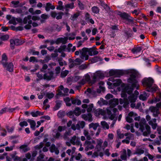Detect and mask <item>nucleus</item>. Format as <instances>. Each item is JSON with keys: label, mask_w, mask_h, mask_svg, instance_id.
<instances>
[{"label": "nucleus", "mask_w": 161, "mask_h": 161, "mask_svg": "<svg viewBox=\"0 0 161 161\" xmlns=\"http://www.w3.org/2000/svg\"><path fill=\"white\" fill-rule=\"evenodd\" d=\"M73 112L74 114L76 116H79L81 113L80 109L78 107L75 108Z\"/></svg>", "instance_id": "obj_40"}, {"label": "nucleus", "mask_w": 161, "mask_h": 161, "mask_svg": "<svg viewBox=\"0 0 161 161\" xmlns=\"http://www.w3.org/2000/svg\"><path fill=\"white\" fill-rule=\"evenodd\" d=\"M98 126V124L97 123H92L89 125V128H93L94 130H96Z\"/></svg>", "instance_id": "obj_35"}, {"label": "nucleus", "mask_w": 161, "mask_h": 161, "mask_svg": "<svg viewBox=\"0 0 161 161\" xmlns=\"http://www.w3.org/2000/svg\"><path fill=\"white\" fill-rule=\"evenodd\" d=\"M28 125L27 122L25 121L21 122L19 123V125L22 127H23L24 126H27Z\"/></svg>", "instance_id": "obj_58"}, {"label": "nucleus", "mask_w": 161, "mask_h": 161, "mask_svg": "<svg viewBox=\"0 0 161 161\" xmlns=\"http://www.w3.org/2000/svg\"><path fill=\"white\" fill-rule=\"evenodd\" d=\"M146 120L148 121V124L151 126L152 128L153 129H155L157 126V124L156 123L157 121L156 119H153L151 120V117L148 115L146 117Z\"/></svg>", "instance_id": "obj_5"}, {"label": "nucleus", "mask_w": 161, "mask_h": 161, "mask_svg": "<svg viewBox=\"0 0 161 161\" xmlns=\"http://www.w3.org/2000/svg\"><path fill=\"white\" fill-rule=\"evenodd\" d=\"M4 68H6V69L9 72H12L13 71L14 65L12 62L5 63V65L3 66Z\"/></svg>", "instance_id": "obj_12"}, {"label": "nucleus", "mask_w": 161, "mask_h": 161, "mask_svg": "<svg viewBox=\"0 0 161 161\" xmlns=\"http://www.w3.org/2000/svg\"><path fill=\"white\" fill-rule=\"evenodd\" d=\"M75 7L74 3H68L66 4L64 7V9H65V14H68L69 9H72Z\"/></svg>", "instance_id": "obj_14"}, {"label": "nucleus", "mask_w": 161, "mask_h": 161, "mask_svg": "<svg viewBox=\"0 0 161 161\" xmlns=\"http://www.w3.org/2000/svg\"><path fill=\"white\" fill-rule=\"evenodd\" d=\"M65 115V112L63 111H59L57 114L58 117L59 118L63 117Z\"/></svg>", "instance_id": "obj_53"}, {"label": "nucleus", "mask_w": 161, "mask_h": 161, "mask_svg": "<svg viewBox=\"0 0 161 161\" xmlns=\"http://www.w3.org/2000/svg\"><path fill=\"white\" fill-rule=\"evenodd\" d=\"M141 50V48L140 47H138L134 48L132 50V52L134 54L137 53L139 52Z\"/></svg>", "instance_id": "obj_46"}, {"label": "nucleus", "mask_w": 161, "mask_h": 161, "mask_svg": "<svg viewBox=\"0 0 161 161\" xmlns=\"http://www.w3.org/2000/svg\"><path fill=\"white\" fill-rule=\"evenodd\" d=\"M83 134L86 137L87 139L90 140L91 139V137L93 135L94 133L93 132L89 133L87 130L85 129L83 130Z\"/></svg>", "instance_id": "obj_21"}, {"label": "nucleus", "mask_w": 161, "mask_h": 161, "mask_svg": "<svg viewBox=\"0 0 161 161\" xmlns=\"http://www.w3.org/2000/svg\"><path fill=\"white\" fill-rule=\"evenodd\" d=\"M64 14L63 12H60L57 13V15L56 17V19L57 20L62 19V16Z\"/></svg>", "instance_id": "obj_47"}, {"label": "nucleus", "mask_w": 161, "mask_h": 161, "mask_svg": "<svg viewBox=\"0 0 161 161\" xmlns=\"http://www.w3.org/2000/svg\"><path fill=\"white\" fill-rule=\"evenodd\" d=\"M73 61L75 63L76 65H80L82 62H83L82 59L79 58H76Z\"/></svg>", "instance_id": "obj_42"}, {"label": "nucleus", "mask_w": 161, "mask_h": 161, "mask_svg": "<svg viewBox=\"0 0 161 161\" xmlns=\"http://www.w3.org/2000/svg\"><path fill=\"white\" fill-rule=\"evenodd\" d=\"M61 68L60 67L58 66L56 67L55 69L56 77L58 75L60 72Z\"/></svg>", "instance_id": "obj_54"}, {"label": "nucleus", "mask_w": 161, "mask_h": 161, "mask_svg": "<svg viewBox=\"0 0 161 161\" xmlns=\"http://www.w3.org/2000/svg\"><path fill=\"white\" fill-rule=\"evenodd\" d=\"M92 79H90V83L91 85H92L95 83L97 80L100 79H102L104 77L103 74L101 71H98L91 75Z\"/></svg>", "instance_id": "obj_4"}, {"label": "nucleus", "mask_w": 161, "mask_h": 161, "mask_svg": "<svg viewBox=\"0 0 161 161\" xmlns=\"http://www.w3.org/2000/svg\"><path fill=\"white\" fill-rule=\"evenodd\" d=\"M56 78L53 72L51 70H49L45 73L43 75V79L47 80H53Z\"/></svg>", "instance_id": "obj_8"}, {"label": "nucleus", "mask_w": 161, "mask_h": 161, "mask_svg": "<svg viewBox=\"0 0 161 161\" xmlns=\"http://www.w3.org/2000/svg\"><path fill=\"white\" fill-rule=\"evenodd\" d=\"M27 121L30 123L31 128L34 130L36 124L34 120L30 119H28Z\"/></svg>", "instance_id": "obj_37"}, {"label": "nucleus", "mask_w": 161, "mask_h": 161, "mask_svg": "<svg viewBox=\"0 0 161 161\" xmlns=\"http://www.w3.org/2000/svg\"><path fill=\"white\" fill-rule=\"evenodd\" d=\"M119 16L122 18L126 19L130 17L128 14L125 13H120L119 14Z\"/></svg>", "instance_id": "obj_34"}, {"label": "nucleus", "mask_w": 161, "mask_h": 161, "mask_svg": "<svg viewBox=\"0 0 161 161\" xmlns=\"http://www.w3.org/2000/svg\"><path fill=\"white\" fill-rule=\"evenodd\" d=\"M49 149L51 153L54 152L56 154H58L59 153V150L54 144H52L51 145Z\"/></svg>", "instance_id": "obj_19"}, {"label": "nucleus", "mask_w": 161, "mask_h": 161, "mask_svg": "<svg viewBox=\"0 0 161 161\" xmlns=\"http://www.w3.org/2000/svg\"><path fill=\"white\" fill-rule=\"evenodd\" d=\"M45 156L42 154H41L39 156L37 157V161H46V160L44 159Z\"/></svg>", "instance_id": "obj_43"}, {"label": "nucleus", "mask_w": 161, "mask_h": 161, "mask_svg": "<svg viewBox=\"0 0 161 161\" xmlns=\"http://www.w3.org/2000/svg\"><path fill=\"white\" fill-rule=\"evenodd\" d=\"M121 158L124 160H127V152L125 150H124L120 156Z\"/></svg>", "instance_id": "obj_32"}, {"label": "nucleus", "mask_w": 161, "mask_h": 161, "mask_svg": "<svg viewBox=\"0 0 161 161\" xmlns=\"http://www.w3.org/2000/svg\"><path fill=\"white\" fill-rule=\"evenodd\" d=\"M24 8H26L25 7H24V8H16L15 9L16 14H21L23 12L22 10H23Z\"/></svg>", "instance_id": "obj_61"}, {"label": "nucleus", "mask_w": 161, "mask_h": 161, "mask_svg": "<svg viewBox=\"0 0 161 161\" xmlns=\"http://www.w3.org/2000/svg\"><path fill=\"white\" fill-rule=\"evenodd\" d=\"M94 114L95 116H98L100 115H104L105 112L102 109L98 108L95 110L94 112Z\"/></svg>", "instance_id": "obj_18"}, {"label": "nucleus", "mask_w": 161, "mask_h": 161, "mask_svg": "<svg viewBox=\"0 0 161 161\" xmlns=\"http://www.w3.org/2000/svg\"><path fill=\"white\" fill-rule=\"evenodd\" d=\"M146 121L144 118H142L140 120L139 124L136 122L135 123V126L138 128L139 126V129L142 132L144 136H148L151 133V129L150 126L146 124Z\"/></svg>", "instance_id": "obj_2"}, {"label": "nucleus", "mask_w": 161, "mask_h": 161, "mask_svg": "<svg viewBox=\"0 0 161 161\" xmlns=\"http://www.w3.org/2000/svg\"><path fill=\"white\" fill-rule=\"evenodd\" d=\"M19 148L22 150L24 152H26L30 150V148L28 147V145L24 144L21 146Z\"/></svg>", "instance_id": "obj_31"}, {"label": "nucleus", "mask_w": 161, "mask_h": 161, "mask_svg": "<svg viewBox=\"0 0 161 161\" xmlns=\"http://www.w3.org/2000/svg\"><path fill=\"white\" fill-rule=\"evenodd\" d=\"M103 141L101 139H97L96 140V145L95 147V150L97 152H100L102 149V145Z\"/></svg>", "instance_id": "obj_13"}, {"label": "nucleus", "mask_w": 161, "mask_h": 161, "mask_svg": "<svg viewBox=\"0 0 161 161\" xmlns=\"http://www.w3.org/2000/svg\"><path fill=\"white\" fill-rule=\"evenodd\" d=\"M107 113L108 115H110L109 118L113 120L115 116V113L117 111V109L115 108H108L107 109Z\"/></svg>", "instance_id": "obj_6"}, {"label": "nucleus", "mask_w": 161, "mask_h": 161, "mask_svg": "<svg viewBox=\"0 0 161 161\" xmlns=\"http://www.w3.org/2000/svg\"><path fill=\"white\" fill-rule=\"evenodd\" d=\"M8 58L5 53L3 54L2 55V60L1 61V64L3 66L5 65V63L7 62Z\"/></svg>", "instance_id": "obj_26"}, {"label": "nucleus", "mask_w": 161, "mask_h": 161, "mask_svg": "<svg viewBox=\"0 0 161 161\" xmlns=\"http://www.w3.org/2000/svg\"><path fill=\"white\" fill-rule=\"evenodd\" d=\"M126 20L128 22L127 24H130L132 25H136V24L137 23L134 21L133 18L132 17L130 16V17L128 18Z\"/></svg>", "instance_id": "obj_30"}, {"label": "nucleus", "mask_w": 161, "mask_h": 161, "mask_svg": "<svg viewBox=\"0 0 161 161\" xmlns=\"http://www.w3.org/2000/svg\"><path fill=\"white\" fill-rule=\"evenodd\" d=\"M90 81V76L88 74H87L84 76L82 80L78 82V83L82 86L86 84V82H87L89 85H91Z\"/></svg>", "instance_id": "obj_9"}, {"label": "nucleus", "mask_w": 161, "mask_h": 161, "mask_svg": "<svg viewBox=\"0 0 161 161\" xmlns=\"http://www.w3.org/2000/svg\"><path fill=\"white\" fill-rule=\"evenodd\" d=\"M9 38V36L8 35H4L0 36V39L2 41H6Z\"/></svg>", "instance_id": "obj_44"}, {"label": "nucleus", "mask_w": 161, "mask_h": 161, "mask_svg": "<svg viewBox=\"0 0 161 161\" xmlns=\"http://www.w3.org/2000/svg\"><path fill=\"white\" fill-rule=\"evenodd\" d=\"M103 128L104 129H108L109 128L108 124L105 121H102L101 123Z\"/></svg>", "instance_id": "obj_36"}, {"label": "nucleus", "mask_w": 161, "mask_h": 161, "mask_svg": "<svg viewBox=\"0 0 161 161\" xmlns=\"http://www.w3.org/2000/svg\"><path fill=\"white\" fill-rule=\"evenodd\" d=\"M148 97V96L146 92H143L140 95L139 98L140 100L144 101L147 99Z\"/></svg>", "instance_id": "obj_27"}, {"label": "nucleus", "mask_w": 161, "mask_h": 161, "mask_svg": "<svg viewBox=\"0 0 161 161\" xmlns=\"http://www.w3.org/2000/svg\"><path fill=\"white\" fill-rule=\"evenodd\" d=\"M125 136H126V139L129 140H133L134 139V136L133 134L130 132L126 133L125 134Z\"/></svg>", "instance_id": "obj_33"}, {"label": "nucleus", "mask_w": 161, "mask_h": 161, "mask_svg": "<svg viewBox=\"0 0 161 161\" xmlns=\"http://www.w3.org/2000/svg\"><path fill=\"white\" fill-rule=\"evenodd\" d=\"M87 111L88 112H91L93 107V104H90L87 107Z\"/></svg>", "instance_id": "obj_56"}, {"label": "nucleus", "mask_w": 161, "mask_h": 161, "mask_svg": "<svg viewBox=\"0 0 161 161\" xmlns=\"http://www.w3.org/2000/svg\"><path fill=\"white\" fill-rule=\"evenodd\" d=\"M72 135L71 130H69L65 132L64 135V138L65 139H67L69 138L68 136H71Z\"/></svg>", "instance_id": "obj_39"}, {"label": "nucleus", "mask_w": 161, "mask_h": 161, "mask_svg": "<svg viewBox=\"0 0 161 161\" xmlns=\"http://www.w3.org/2000/svg\"><path fill=\"white\" fill-rule=\"evenodd\" d=\"M110 73L116 77H119L125 74H128L130 75V77L128 79L127 81L128 83L131 84V86L130 89L127 90L128 87L125 88L126 92L128 94H131L135 88L137 90L139 87V85L137 78L139 77L140 75L139 73L134 69L128 70L127 71L123 70H117L115 71H111Z\"/></svg>", "instance_id": "obj_1"}, {"label": "nucleus", "mask_w": 161, "mask_h": 161, "mask_svg": "<svg viewBox=\"0 0 161 161\" xmlns=\"http://www.w3.org/2000/svg\"><path fill=\"white\" fill-rule=\"evenodd\" d=\"M112 78H110V80L114 82L113 83V85L115 86H118L120 85L122 83V81L121 80L119 79H116L114 80H113Z\"/></svg>", "instance_id": "obj_25"}, {"label": "nucleus", "mask_w": 161, "mask_h": 161, "mask_svg": "<svg viewBox=\"0 0 161 161\" xmlns=\"http://www.w3.org/2000/svg\"><path fill=\"white\" fill-rule=\"evenodd\" d=\"M87 48L84 47L80 50V58L83 60H86L88 59L89 55L87 53Z\"/></svg>", "instance_id": "obj_7"}, {"label": "nucleus", "mask_w": 161, "mask_h": 161, "mask_svg": "<svg viewBox=\"0 0 161 161\" xmlns=\"http://www.w3.org/2000/svg\"><path fill=\"white\" fill-rule=\"evenodd\" d=\"M17 152L16 151H14L13 153L10 154V157L12 159H13L14 161H19L20 160V158L19 157L16 156Z\"/></svg>", "instance_id": "obj_23"}, {"label": "nucleus", "mask_w": 161, "mask_h": 161, "mask_svg": "<svg viewBox=\"0 0 161 161\" xmlns=\"http://www.w3.org/2000/svg\"><path fill=\"white\" fill-rule=\"evenodd\" d=\"M58 5L56 7L57 9L60 10H64V7L63 6V2L61 1H58Z\"/></svg>", "instance_id": "obj_29"}, {"label": "nucleus", "mask_w": 161, "mask_h": 161, "mask_svg": "<svg viewBox=\"0 0 161 161\" xmlns=\"http://www.w3.org/2000/svg\"><path fill=\"white\" fill-rule=\"evenodd\" d=\"M95 144V141L93 140L92 142L88 141H86L84 144L85 150L88 151L89 149H92L94 148V146L93 144Z\"/></svg>", "instance_id": "obj_10"}, {"label": "nucleus", "mask_w": 161, "mask_h": 161, "mask_svg": "<svg viewBox=\"0 0 161 161\" xmlns=\"http://www.w3.org/2000/svg\"><path fill=\"white\" fill-rule=\"evenodd\" d=\"M40 112L39 111H36L35 112H32L31 113V114L33 117H37L39 115Z\"/></svg>", "instance_id": "obj_64"}, {"label": "nucleus", "mask_w": 161, "mask_h": 161, "mask_svg": "<svg viewBox=\"0 0 161 161\" xmlns=\"http://www.w3.org/2000/svg\"><path fill=\"white\" fill-rule=\"evenodd\" d=\"M81 35L82 37H84L83 39L84 41H86L88 39V38L87 36H86L85 32L84 31H81Z\"/></svg>", "instance_id": "obj_52"}, {"label": "nucleus", "mask_w": 161, "mask_h": 161, "mask_svg": "<svg viewBox=\"0 0 161 161\" xmlns=\"http://www.w3.org/2000/svg\"><path fill=\"white\" fill-rule=\"evenodd\" d=\"M144 151L141 149H138L136 151V153L139 155H141L144 153Z\"/></svg>", "instance_id": "obj_59"}, {"label": "nucleus", "mask_w": 161, "mask_h": 161, "mask_svg": "<svg viewBox=\"0 0 161 161\" xmlns=\"http://www.w3.org/2000/svg\"><path fill=\"white\" fill-rule=\"evenodd\" d=\"M96 48L95 47L90 48H87V52L88 53L89 55L91 56H92L93 55L92 53L93 51Z\"/></svg>", "instance_id": "obj_45"}, {"label": "nucleus", "mask_w": 161, "mask_h": 161, "mask_svg": "<svg viewBox=\"0 0 161 161\" xmlns=\"http://www.w3.org/2000/svg\"><path fill=\"white\" fill-rule=\"evenodd\" d=\"M150 109L151 111L153 113L156 112L157 111H159L158 109L154 107H150Z\"/></svg>", "instance_id": "obj_60"}, {"label": "nucleus", "mask_w": 161, "mask_h": 161, "mask_svg": "<svg viewBox=\"0 0 161 161\" xmlns=\"http://www.w3.org/2000/svg\"><path fill=\"white\" fill-rule=\"evenodd\" d=\"M92 9L93 12L95 14L98 13L99 11L98 8L97 6L92 7Z\"/></svg>", "instance_id": "obj_50"}, {"label": "nucleus", "mask_w": 161, "mask_h": 161, "mask_svg": "<svg viewBox=\"0 0 161 161\" xmlns=\"http://www.w3.org/2000/svg\"><path fill=\"white\" fill-rule=\"evenodd\" d=\"M119 103L120 104H123V106L125 108H126L129 104V101L127 98H124L123 99H119Z\"/></svg>", "instance_id": "obj_16"}, {"label": "nucleus", "mask_w": 161, "mask_h": 161, "mask_svg": "<svg viewBox=\"0 0 161 161\" xmlns=\"http://www.w3.org/2000/svg\"><path fill=\"white\" fill-rule=\"evenodd\" d=\"M67 40V38H59L55 42L57 44L60 43L65 44L66 43Z\"/></svg>", "instance_id": "obj_22"}, {"label": "nucleus", "mask_w": 161, "mask_h": 161, "mask_svg": "<svg viewBox=\"0 0 161 161\" xmlns=\"http://www.w3.org/2000/svg\"><path fill=\"white\" fill-rule=\"evenodd\" d=\"M70 143L73 145H80L81 146L82 145L80 141V138L78 136H74L71 138L70 141Z\"/></svg>", "instance_id": "obj_11"}, {"label": "nucleus", "mask_w": 161, "mask_h": 161, "mask_svg": "<svg viewBox=\"0 0 161 161\" xmlns=\"http://www.w3.org/2000/svg\"><path fill=\"white\" fill-rule=\"evenodd\" d=\"M82 118L85 120H88L91 122L92 120V115L90 113L87 114H83L81 115Z\"/></svg>", "instance_id": "obj_17"}, {"label": "nucleus", "mask_w": 161, "mask_h": 161, "mask_svg": "<svg viewBox=\"0 0 161 161\" xmlns=\"http://www.w3.org/2000/svg\"><path fill=\"white\" fill-rule=\"evenodd\" d=\"M63 59L62 58H59L58 59V62L59 65L60 66H63L64 64H66V62L64 61H62Z\"/></svg>", "instance_id": "obj_55"}, {"label": "nucleus", "mask_w": 161, "mask_h": 161, "mask_svg": "<svg viewBox=\"0 0 161 161\" xmlns=\"http://www.w3.org/2000/svg\"><path fill=\"white\" fill-rule=\"evenodd\" d=\"M117 136L120 139H122L124 137L125 134L123 133H121L119 130H117Z\"/></svg>", "instance_id": "obj_49"}, {"label": "nucleus", "mask_w": 161, "mask_h": 161, "mask_svg": "<svg viewBox=\"0 0 161 161\" xmlns=\"http://www.w3.org/2000/svg\"><path fill=\"white\" fill-rule=\"evenodd\" d=\"M14 40L15 43V45H21L24 43L23 41L18 39H16Z\"/></svg>", "instance_id": "obj_51"}, {"label": "nucleus", "mask_w": 161, "mask_h": 161, "mask_svg": "<svg viewBox=\"0 0 161 161\" xmlns=\"http://www.w3.org/2000/svg\"><path fill=\"white\" fill-rule=\"evenodd\" d=\"M55 8V7L54 5H52V4L49 3H47L45 7V10L47 12L49 11L50 9L53 10Z\"/></svg>", "instance_id": "obj_24"}, {"label": "nucleus", "mask_w": 161, "mask_h": 161, "mask_svg": "<svg viewBox=\"0 0 161 161\" xmlns=\"http://www.w3.org/2000/svg\"><path fill=\"white\" fill-rule=\"evenodd\" d=\"M7 130L8 132H12L14 130V126H12L10 127L8 126H7L6 127Z\"/></svg>", "instance_id": "obj_57"}, {"label": "nucleus", "mask_w": 161, "mask_h": 161, "mask_svg": "<svg viewBox=\"0 0 161 161\" xmlns=\"http://www.w3.org/2000/svg\"><path fill=\"white\" fill-rule=\"evenodd\" d=\"M31 16L30 15L25 17L23 19V23L24 24H26L27 23H28L29 24H31L32 21L31 20Z\"/></svg>", "instance_id": "obj_20"}, {"label": "nucleus", "mask_w": 161, "mask_h": 161, "mask_svg": "<svg viewBox=\"0 0 161 161\" xmlns=\"http://www.w3.org/2000/svg\"><path fill=\"white\" fill-rule=\"evenodd\" d=\"M79 15L80 14L79 13H76L72 15L70 19L72 21H74L77 19Z\"/></svg>", "instance_id": "obj_38"}, {"label": "nucleus", "mask_w": 161, "mask_h": 161, "mask_svg": "<svg viewBox=\"0 0 161 161\" xmlns=\"http://www.w3.org/2000/svg\"><path fill=\"white\" fill-rule=\"evenodd\" d=\"M74 114L73 111H70L67 113V115L70 118H72L74 117Z\"/></svg>", "instance_id": "obj_63"}, {"label": "nucleus", "mask_w": 161, "mask_h": 161, "mask_svg": "<svg viewBox=\"0 0 161 161\" xmlns=\"http://www.w3.org/2000/svg\"><path fill=\"white\" fill-rule=\"evenodd\" d=\"M78 6L80 9L82 10L84 8V4L80 1H78Z\"/></svg>", "instance_id": "obj_62"}, {"label": "nucleus", "mask_w": 161, "mask_h": 161, "mask_svg": "<svg viewBox=\"0 0 161 161\" xmlns=\"http://www.w3.org/2000/svg\"><path fill=\"white\" fill-rule=\"evenodd\" d=\"M119 103V100L118 99L114 98L113 99H111L109 101V108H114L116 105H118Z\"/></svg>", "instance_id": "obj_15"}, {"label": "nucleus", "mask_w": 161, "mask_h": 161, "mask_svg": "<svg viewBox=\"0 0 161 161\" xmlns=\"http://www.w3.org/2000/svg\"><path fill=\"white\" fill-rule=\"evenodd\" d=\"M136 95H135L134 94H132L128 97L129 101L131 103H134L137 98Z\"/></svg>", "instance_id": "obj_28"}, {"label": "nucleus", "mask_w": 161, "mask_h": 161, "mask_svg": "<svg viewBox=\"0 0 161 161\" xmlns=\"http://www.w3.org/2000/svg\"><path fill=\"white\" fill-rule=\"evenodd\" d=\"M142 83L148 92H155L158 89V87L153 84L154 80L152 78H145L142 80Z\"/></svg>", "instance_id": "obj_3"}, {"label": "nucleus", "mask_w": 161, "mask_h": 161, "mask_svg": "<svg viewBox=\"0 0 161 161\" xmlns=\"http://www.w3.org/2000/svg\"><path fill=\"white\" fill-rule=\"evenodd\" d=\"M69 73V71L67 70H65L62 71L60 74L61 77L62 78H64L67 76Z\"/></svg>", "instance_id": "obj_48"}, {"label": "nucleus", "mask_w": 161, "mask_h": 161, "mask_svg": "<svg viewBox=\"0 0 161 161\" xmlns=\"http://www.w3.org/2000/svg\"><path fill=\"white\" fill-rule=\"evenodd\" d=\"M71 102L73 104H77L78 105H80L81 104V101L78 99H73L71 100Z\"/></svg>", "instance_id": "obj_41"}]
</instances>
